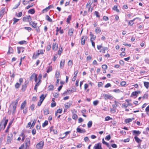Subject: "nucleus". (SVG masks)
Here are the masks:
<instances>
[{
  "label": "nucleus",
  "instance_id": "1",
  "mask_svg": "<svg viewBox=\"0 0 149 149\" xmlns=\"http://www.w3.org/2000/svg\"><path fill=\"white\" fill-rule=\"evenodd\" d=\"M43 53V51L42 49L38 50L37 51L34 53L33 56V58L36 59L38 56L40 54H42Z\"/></svg>",
  "mask_w": 149,
  "mask_h": 149
},
{
  "label": "nucleus",
  "instance_id": "2",
  "mask_svg": "<svg viewBox=\"0 0 149 149\" xmlns=\"http://www.w3.org/2000/svg\"><path fill=\"white\" fill-rule=\"evenodd\" d=\"M8 119H6V117H4L2 120L0 124V129L2 128L3 126H4V128H5L7 123Z\"/></svg>",
  "mask_w": 149,
  "mask_h": 149
},
{
  "label": "nucleus",
  "instance_id": "3",
  "mask_svg": "<svg viewBox=\"0 0 149 149\" xmlns=\"http://www.w3.org/2000/svg\"><path fill=\"white\" fill-rule=\"evenodd\" d=\"M19 99H17L15 101L12 102V105L13 106V108L12 109V111H13V113L15 112V109L16 108L17 105L18 103V101H19Z\"/></svg>",
  "mask_w": 149,
  "mask_h": 149
},
{
  "label": "nucleus",
  "instance_id": "4",
  "mask_svg": "<svg viewBox=\"0 0 149 149\" xmlns=\"http://www.w3.org/2000/svg\"><path fill=\"white\" fill-rule=\"evenodd\" d=\"M30 139L29 138H26L25 141L26 146L25 149H27L30 146Z\"/></svg>",
  "mask_w": 149,
  "mask_h": 149
},
{
  "label": "nucleus",
  "instance_id": "5",
  "mask_svg": "<svg viewBox=\"0 0 149 149\" xmlns=\"http://www.w3.org/2000/svg\"><path fill=\"white\" fill-rule=\"evenodd\" d=\"M13 138V134L12 133L9 134L8 135L7 139V143H11Z\"/></svg>",
  "mask_w": 149,
  "mask_h": 149
},
{
  "label": "nucleus",
  "instance_id": "6",
  "mask_svg": "<svg viewBox=\"0 0 149 149\" xmlns=\"http://www.w3.org/2000/svg\"><path fill=\"white\" fill-rule=\"evenodd\" d=\"M45 96L43 94L40 97V100L38 103V106H40L41 105L42 101L45 98Z\"/></svg>",
  "mask_w": 149,
  "mask_h": 149
},
{
  "label": "nucleus",
  "instance_id": "7",
  "mask_svg": "<svg viewBox=\"0 0 149 149\" xmlns=\"http://www.w3.org/2000/svg\"><path fill=\"white\" fill-rule=\"evenodd\" d=\"M103 97L105 100L107 99L111 100L113 98V97L110 94H104L103 95Z\"/></svg>",
  "mask_w": 149,
  "mask_h": 149
},
{
  "label": "nucleus",
  "instance_id": "8",
  "mask_svg": "<svg viewBox=\"0 0 149 149\" xmlns=\"http://www.w3.org/2000/svg\"><path fill=\"white\" fill-rule=\"evenodd\" d=\"M44 142L42 141H41L39 143H38L36 146V148L38 149L42 148L43 146Z\"/></svg>",
  "mask_w": 149,
  "mask_h": 149
},
{
  "label": "nucleus",
  "instance_id": "9",
  "mask_svg": "<svg viewBox=\"0 0 149 149\" xmlns=\"http://www.w3.org/2000/svg\"><path fill=\"white\" fill-rule=\"evenodd\" d=\"M93 149H102L101 147V143H98L95 144L93 147Z\"/></svg>",
  "mask_w": 149,
  "mask_h": 149
},
{
  "label": "nucleus",
  "instance_id": "10",
  "mask_svg": "<svg viewBox=\"0 0 149 149\" xmlns=\"http://www.w3.org/2000/svg\"><path fill=\"white\" fill-rule=\"evenodd\" d=\"M87 37L86 36H82L81 38V44L82 45H84L85 43V40H86V39H87Z\"/></svg>",
  "mask_w": 149,
  "mask_h": 149
},
{
  "label": "nucleus",
  "instance_id": "11",
  "mask_svg": "<svg viewBox=\"0 0 149 149\" xmlns=\"http://www.w3.org/2000/svg\"><path fill=\"white\" fill-rule=\"evenodd\" d=\"M36 82V84L35 86L34 89L36 91H37V88L38 86H39L41 83V81L40 80V79H39L38 80H38Z\"/></svg>",
  "mask_w": 149,
  "mask_h": 149
},
{
  "label": "nucleus",
  "instance_id": "12",
  "mask_svg": "<svg viewBox=\"0 0 149 149\" xmlns=\"http://www.w3.org/2000/svg\"><path fill=\"white\" fill-rule=\"evenodd\" d=\"M65 60L64 59L62 60L60 63V67L61 68H63L64 66Z\"/></svg>",
  "mask_w": 149,
  "mask_h": 149
},
{
  "label": "nucleus",
  "instance_id": "13",
  "mask_svg": "<svg viewBox=\"0 0 149 149\" xmlns=\"http://www.w3.org/2000/svg\"><path fill=\"white\" fill-rule=\"evenodd\" d=\"M77 132H78L80 133H83L85 132H86V131L85 129H83L81 130L79 127H77Z\"/></svg>",
  "mask_w": 149,
  "mask_h": 149
},
{
  "label": "nucleus",
  "instance_id": "14",
  "mask_svg": "<svg viewBox=\"0 0 149 149\" xmlns=\"http://www.w3.org/2000/svg\"><path fill=\"white\" fill-rule=\"evenodd\" d=\"M37 75L35 73L33 74L31 77V79H32L33 77L35 78V82H37Z\"/></svg>",
  "mask_w": 149,
  "mask_h": 149
},
{
  "label": "nucleus",
  "instance_id": "15",
  "mask_svg": "<svg viewBox=\"0 0 149 149\" xmlns=\"http://www.w3.org/2000/svg\"><path fill=\"white\" fill-rule=\"evenodd\" d=\"M37 75L35 73L33 74L31 77V79H32L33 77L35 78V82H37Z\"/></svg>",
  "mask_w": 149,
  "mask_h": 149
},
{
  "label": "nucleus",
  "instance_id": "16",
  "mask_svg": "<svg viewBox=\"0 0 149 149\" xmlns=\"http://www.w3.org/2000/svg\"><path fill=\"white\" fill-rule=\"evenodd\" d=\"M37 75L35 73L33 74L31 77V79H32L33 77L35 78V82H37Z\"/></svg>",
  "mask_w": 149,
  "mask_h": 149
},
{
  "label": "nucleus",
  "instance_id": "17",
  "mask_svg": "<svg viewBox=\"0 0 149 149\" xmlns=\"http://www.w3.org/2000/svg\"><path fill=\"white\" fill-rule=\"evenodd\" d=\"M17 49L18 54H19L21 52H23L24 50V48L23 47H18Z\"/></svg>",
  "mask_w": 149,
  "mask_h": 149
},
{
  "label": "nucleus",
  "instance_id": "18",
  "mask_svg": "<svg viewBox=\"0 0 149 149\" xmlns=\"http://www.w3.org/2000/svg\"><path fill=\"white\" fill-rule=\"evenodd\" d=\"M58 48V45L56 43H53L52 45V49L54 50H56Z\"/></svg>",
  "mask_w": 149,
  "mask_h": 149
},
{
  "label": "nucleus",
  "instance_id": "19",
  "mask_svg": "<svg viewBox=\"0 0 149 149\" xmlns=\"http://www.w3.org/2000/svg\"><path fill=\"white\" fill-rule=\"evenodd\" d=\"M5 10V8H3L0 11V17H2L3 16L4 14Z\"/></svg>",
  "mask_w": 149,
  "mask_h": 149
},
{
  "label": "nucleus",
  "instance_id": "20",
  "mask_svg": "<svg viewBox=\"0 0 149 149\" xmlns=\"http://www.w3.org/2000/svg\"><path fill=\"white\" fill-rule=\"evenodd\" d=\"M29 24L30 25H31L34 28H36L37 23H35L34 22L31 21L30 22Z\"/></svg>",
  "mask_w": 149,
  "mask_h": 149
},
{
  "label": "nucleus",
  "instance_id": "21",
  "mask_svg": "<svg viewBox=\"0 0 149 149\" xmlns=\"http://www.w3.org/2000/svg\"><path fill=\"white\" fill-rule=\"evenodd\" d=\"M90 35L91 37L90 39V41H91V40H95V39L96 36L94 35L91 32H90Z\"/></svg>",
  "mask_w": 149,
  "mask_h": 149
},
{
  "label": "nucleus",
  "instance_id": "22",
  "mask_svg": "<svg viewBox=\"0 0 149 149\" xmlns=\"http://www.w3.org/2000/svg\"><path fill=\"white\" fill-rule=\"evenodd\" d=\"M132 132L133 135H135V136L138 135L141 133V132L139 131L133 130Z\"/></svg>",
  "mask_w": 149,
  "mask_h": 149
},
{
  "label": "nucleus",
  "instance_id": "23",
  "mask_svg": "<svg viewBox=\"0 0 149 149\" xmlns=\"http://www.w3.org/2000/svg\"><path fill=\"white\" fill-rule=\"evenodd\" d=\"M13 50L12 47H9V50L8 52V54H10L13 53Z\"/></svg>",
  "mask_w": 149,
  "mask_h": 149
},
{
  "label": "nucleus",
  "instance_id": "24",
  "mask_svg": "<svg viewBox=\"0 0 149 149\" xmlns=\"http://www.w3.org/2000/svg\"><path fill=\"white\" fill-rule=\"evenodd\" d=\"M134 119V118H128L126 119L125 120V122L126 123H129L130 122H131Z\"/></svg>",
  "mask_w": 149,
  "mask_h": 149
},
{
  "label": "nucleus",
  "instance_id": "25",
  "mask_svg": "<svg viewBox=\"0 0 149 149\" xmlns=\"http://www.w3.org/2000/svg\"><path fill=\"white\" fill-rule=\"evenodd\" d=\"M26 100H25L22 103L21 105V109H23L24 108V107L26 105Z\"/></svg>",
  "mask_w": 149,
  "mask_h": 149
},
{
  "label": "nucleus",
  "instance_id": "26",
  "mask_svg": "<svg viewBox=\"0 0 149 149\" xmlns=\"http://www.w3.org/2000/svg\"><path fill=\"white\" fill-rule=\"evenodd\" d=\"M102 142L103 144L106 145L109 148H111V146L109 145V144L107 142H105L104 139H102Z\"/></svg>",
  "mask_w": 149,
  "mask_h": 149
},
{
  "label": "nucleus",
  "instance_id": "27",
  "mask_svg": "<svg viewBox=\"0 0 149 149\" xmlns=\"http://www.w3.org/2000/svg\"><path fill=\"white\" fill-rule=\"evenodd\" d=\"M134 139L135 141L138 143H140L141 142V140L137 137L136 136H135Z\"/></svg>",
  "mask_w": 149,
  "mask_h": 149
},
{
  "label": "nucleus",
  "instance_id": "28",
  "mask_svg": "<svg viewBox=\"0 0 149 149\" xmlns=\"http://www.w3.org/2000/svg\"><path fill=\"white\" fill-rule=\"evenodd\" d=\"M101 31V30L100 28L97 27L95 29V32L96 34L100 33Z\"/></svg>",
  "mask_w": 149,
  "mask_h": 149
},
{
  "label": "nucleus",
  "instance_id": "29",
  "mask_svg": "<svg viewBox=\"0 0 149 149\" xmlns=\"http://www.w3.org/2000/svg\"><path fill=\"white\" fill-rule=\"evenodd\" d=\"M54 100H55V99L54 98H53L52 99V102L51 104V107H55L56 105V103L54 101Z\"/></svg>",
  "mask_w": 149,
  "mask_h": 149
},
{
  "label": "nucleus",
  "instance_id": "30",
  "mask_svg": "<svg viewBox=\"0 0 149 149\" xmlns=\"http://www.w3.org/2000/svg\"><path fill=\"white\" fill-rule=\"evenodd\" d=\"M60 71L58 70H56L55 74V76L56 78H59L60 77Z\"/></svg>",
  "mask_w": 149,
  "mask_h": 149
},
{
  "label": "nucleus",
  "instance_id": "31",
  "mask_svg": "<svg viewBox=\"0 0 149 149\" xmlns=\"http://www.w3.org/2000/svg\"><path fill=\"white\" fill-rule=\"evenodd\" d=\"M20 136L22 137V141H23L24 140L25 138L26 137L25 135L24 134V133L23 132H22L20 135Z\"/></svg>",
  "mask_w": 149,
  "mask_h": 149
},
{
  "label": "nucleus",
  "instance_id": "32",
  "mask_svg": "<svg viewBox=\"0 0 149 149\" xmlns=\"http://www.w3.org/2000/svg\"><path fill=\"white\" fill-rule=\"evenodd\" d=\"M143 83L144 86L146 88L148 89L149 87V82H148L144 81Z\"/></svg>",
  "mask_w": 149,
  "mask_h": 149
},
{
  "label": "nucleus",
  "instance_id": "33",
  "mask_svg": "<svg viewBox=\"0 0 149 149\" xmlns=\"http://www.w3.org/2000/svg\"><path fill=\"white\" fill-rule=\"evenodd\" d=\"M74 30L72 29H70L68 31V34L70 36H71Z\"/></svg>",
  "mask_w": 149,
  "mask_h": 149
},
{
  "label": "nucleus",
  "instance_id": "34",
  "mask_svg": "<svg viewBox=\"0 0 149 149\" xmlns=\"http://www.w3.org/2000/svg\"><path fill=\"white\" fill-rule=\"evenodd\" d=\"M71 105V103L70 102H67L65 104V107L67 109L69 108Z\"/></svg>",
  "mask_w": 149,
  "mask_h": 149
},
{
  "label": "nucleus",
  "instance_id": "35",
  "mask_svg": "<svg viewBox=\"0 0 149 149\" xmlns=\"http://www.w3.org/2000/svg\"><path fill=\"white\" fill-rule=\"evenodd\" d=\"M92 124V121H89L87 124L88 127V128H90Z\"/></svg>",
  "mask_w": 149,
  "mask_h": 149
},
{
  "label": "nucleus",
  "instance_id": "36",
  "mask_svg": "<svg viewBox=\"0 0 149 149\" xmlns=\"http://www.w3.org/2000/svg\"><path fill=\"white\" fill-rule=\"evenodd\" d=\"M49 130L50 132H51L52 133L56 134V133L55 132V131L53 129V127H50Z\"/></svg>",
  "mask_w": 149,
  "mask_h": 149
},
{
  "label": "nucleus",
  "instance_id": "37",
  "mask_svg": "<svg viewBox=\"0 0 149 149\" xmlns=\"http://www.w3.org/2000/svg\"><path fill=\"white\" fill-rule=\"evenodd\" d=\"M49 89L48 90L49 91H52L54 89V86L52 85H50L48 86Z\"/></svg>",
  "mask_w": 149,
  "mask_h": 149
},
{
  "label": "nucleus",
  "instance_id": "38",
  "mask_svg": "<svg viewBox=\"0 0 149 149\" xmlns=\"http://www.w3.org/2000/svg\"><path fill=\"white\" fill-rule=\"evenodd\" d=\"M91 4L90 3H88L86 5V7L88 8V10H90V9L91 7Z\"/></svg>",
  "mask_w": 149,
  "mask_h": 149
},
{
  "label": "nucleus",
  "instance_id": "39",
  "mask_svg": "<svg viewBox=\"0 0 149 149\" xmlns=\"http://www.w3.org/2000/svg\"><path fill=\"white\" fill-rule=\"evenodd\" d=\"M28 12L31 14H33L35 13V10L34 9H31L29 10Z\"/></svg>",
  "mask_w": 149,
  "mask_h": 149
},
{
  "label": "nucleus",
  "instance_id": "40",
  "mask_svg": "<svg viewBox=\"0 0 149 149\" xmlns=\"http://www.w3.org/2000/svg\"><path fill=\"white\" fill-rule=\"evenodd\" d=\"M68 65L71 67L73 65V62L71 60H70L68 63Z\"/></svg>",
  "mask_w": 149,
  "mask_h": 149
},
{
  "label": "nucleus",
  "instance_id": "41",
  "mask_svg": "<svg viewBox=\"0 0 149 149\" xmlns=\"http://www.w3.org/2000/svg\"><path fill=\"white\" fill-rule=\"evenodd\" d=\"M52 70V67L51 66H49L48 69H47V73H48L51 71Z\"/></svg>",
  "mask_w": 149,
  "mask_h": 149
},
{
  "label": "nucleus",
  "instance_id": "42",
  "mask_svg": "<svg viewBox=\"0 0 149 149\" xmlns=\"http://www.w3.org/2000/svg\"><path fill=\"white\" fill-rule=\"evenodd\" d=\"M113 9L114 10H116L117 12H118L119 11V10L117 8V6H116V5H115L113 7Z\"/></svg>",
  "mask_w": 149,
  "mask_h": 149
},
{
  "label": "nucleus",
  "instance_id": "43",
  "mask_svg": "<svg viewBox=\"0 0 149 149\" xmlns=\"http://www.w3.org/2000/svg\"><path fill=\"white\" fill-rule=\"evenodd\" d=\"M140 92H137V91L133 92L132 93V95L134 96H137V95L139 93H140Z\"/></svg>",
  "mask_w": 149,
  "mask_h": 149
},
{
  "label": "nucleus",
  "instance_id": "44",
  "mask_svg": "<svg viewBox=\"0 0 149 149\" xmlns=\"http://www.w3.org/2000/svg\"><path fill=\"white\" fill-rule=\"evenodd\" d=\"M111 119H112V118L109 116H107L105 117V120L106 121H108Z\"/></svg>",
  "mask_w": 149,
  "mask_h": 149
},
{
  "label": "nucleus",
  "instance_id": "45",
  "mask_svg": "<svg viewBox=\"0 0 149 149\" xmlns=\"http://www.w3.org/2000/svg\"><path fill=\"white\" fill-rule=\"evenodd\" d=\"M20 85H21L20 84H19L18 83H17L15 85V88H19Z\"/></svg>",
  "mask_w": 149,
  "mask_h": 149
},
{
  "label": "nucleus",
  "instance_id": "46",
  "mask_svg": "<svg viewBox=\"0 0 149 149\" xmlns=\"http://www.w3.org/2000/svg\"><path fill=\"white\" fill-rule=\"evenodd\" d=\"M126 84V83L125 81H123L120 83V84L122 86H124Z\"/></svg>",
  "mask_w": 149,
  "mask_h": 149
},
{
  "label": "nucleus",
  "instance_id": "47",
  "mask_svg": "<svg viewBox=\"0 0 149 149\" xmlns=\"http://www.w3.org/2000/svg\"><path fill=\"white\" fill-rule=\"evenodd\" d=\"M137 18H135L134 19H133V20H130L129 22V23H128V24L129 25H130L131 24V23H130V22H131L132 23V25H133V24H134V23H133V22L135 21V19H136Z\"/></svg>",
  "mask_w": 149,
  "mask_h": 149
},
{
  "label": "nucleus",
  "instance_id": "48",
  "mask_svg": "<svg viewBox=\"0 0 149 149\" xmlns=\"http://www.w3.org/2000/svg\"><path fill=\"white\" fill-rule=\"evenodd\" d=\"M145 111L146 112L147 114L148 115V113L149 112V105L146 107Z\"/></svg>",
  "mask_w": 149,
  "mask_h": 149
},
{
  "label": "nucleus",
  "instance_id": "49",
  "mask_svg": "<svg viewBox=\"0 0 149 149\" xmlns=\"http://www.w3.org/2000/svg\"><path fill=\"white\" fill-rule=\"evenodd\" d=\"M102 69H103L105 70L107 69V65H105V64L103 65H102Z\"/></svg>",
  "mask_w": 149,
  "mask_h": 149
},
{
  "label": "nucleus",
  "instance_id": "50",
  "mask_svg": "<svg viewBox=\"0 0 149 149\" xmlns=\"http://www.w3.org/2000/svg\"><path fill=\"white\" fill-rule=\"evenodd\" d=\"M71 19V17L70 16H69L67 18V22L68 23H70V21Z\"/></svg>",
  "mask_w": 149,
  "mask_h": 149
},
{
  "label": "nucleus",
  "instance_id": "51",
  "mask_svg": "<svg viewBox=\"0 0 149 149\" xmlns=\"http://www.w3.org/2000/svg\"><path fill=\"white\" fill-rule=\"evenodd\" d=\"M72 118L73 119L76 120L77 118V116L76 114H73Z\"/></svg>",
  "mask_w": 149,
  "mask_h": 149
},
{
  "label": "nucleus",
  "instance_id": "52",
  "mask_svg": "<svg viewBox=\"0 0 149 149\" xmlns=\"http://www.w3.org/2000/svg\"><path fill=\"white\" fill-rule=\"evenodd\" d=\"M19 20V19H16L15 18H14V19H13V21H14V22H13V24H15L16 22H17Z\"/></svg>",
  "mask_w": 149,
  "mask_h": 149
},
{
  "label": "nucleus",
  "instance_id": "53",
  "mask_svg": "<svg viewBox=\"0 0 149 149\" xmlns=\"http://www.w3.org/2000/svg\"><path fill=\"white\" fill-rule=\"evenodd\" d=\"M20 4V2H19L18 4H17L16 5H15L14 7L13 8V9H16L17 8H18V7L19 6V5Z\"/></svg>",
  "mask_w": 149,
  "mask_h": 149
},
{
  "label": "nucleus",
  "instance_id": "54",
  "mask_svg": "<svg viewBox=\"0 0 149 149\" xmlns=\"http://www.w3.org/2000/svg\"><path fill=\"white\" fill-rule=\"evenodd\" d=\"M99 102L98 100L94 101L93 102V103L94 106H96L98 103Z\"/></svg>",
  "mask_w": 149,
  "mask_h": 149
},
{
  "label": "nucleus",
  "instance_id": "55",
  "mask_svg": "<svg viewBox=\"0 0 149 149\" xmlns=\"http://www.w3.org/2000/svg\"><path fill=\"white\" fill-rule=\"evenodd\" d=\"M111 139V136L110 135H109L107 136L105 138V139L106 140H109Z\"/></svg>",
  "mask_w": 149,
  "mask_h": 149
},
{
  "label": "nucleus",
  "instance_id": "56",
  "mask_svg": "<svg viewBox=\"0 0 149 149\" xmlns=\"http://www.w3.org/2000/svg\"><path fill=\"white\" fill-rule=\"evenodd\" d=\"M24 29L26 30H28L29 31H31L32 30V29L30 27H25L24 28Z\"/></svg>",
  "mask_w": 149,
  "mask_h": 149
},
{
  "label": "nucleus",
  "instance_id": "57",
  "mask_svg": "<svg viewBox=\"0 0 149 149\" xmlns=\"http://www.w3.org/2000/svg\"><path fill=\"white\" fill-rule=\"evenodd\" d=\"M78 72V70H76L74 72V77H76L77 76V74Z\"/></svg>",
  "mask_w": 149,
  "mask_h": 149
},
{
  "label": "nucleus",
  "instance_id": "58",
  "mask_svg": "<svg viewBox=\"0 0 149 149\" xmlns=\"http://www.w3.org/2000/svg\"><path fill=\"white\" fill-rule=\"evenodd\" d=\"M34 105L33 104H32L30 107V108L32 111L34 110Z\"/></svg>",
  "mask_w": 149,
  "mask_h": 149
},
{
  "label": "nucleus",
  "instance_id": "59",
  "mask_svg": "<svg viewBox=\"0 0 149 149\" xmlns=\"http://www.w3.org/2000/svg\"><path fill=\"white\" fill-rule=\"evenodd\" d=\"M102 44L97 45V48L98 50H100L101 48H103Z\"/></svg>",
  "mask_w": 149,
  "mask_h": 149
},
{
  "label": "nucleus",
  "instance_id": "60",
  "mask_svg": "<svg viewBox=\"0 0 149 149\" xmlns=\"http://www.w3.org/2000/svg\"><path fill=\"white\" fill-rule=\"evenodd\" d=\"M33 135H35L36 133V130L35 129H33L31 131Z\"/></svg>",
  "mask_w": 149,
  "mask_h": 149
},
{
  "label": "nucleus",
  "instance_id": "61",
  "mask_svg": "<svg viewBox=\"0 0 149 149\" xmlns=\"http://www.w3.org/2000/svg\"><path fill=\"white\" fill-rule=\"evenodd\" d=\"M33 3H31L30 5L27 6L26 8L27 9H29L30 7H32L33 6Z\"/></svg>",
  "mask_w": 149,
  "mask_h": 149
},
{
  "label": "nucleus",
  "instance_id": "62",
  "mask_svg": "<svg viewBox=\"0 0 149 149\" xmlns=\"http://www.w3.org/2000/svg\"><path fill=\"white\" fill-rule=\"evenodd\" d=\"M115 104L112 105V107L113 108H116L117 106V102L115 101Z\"/></svg>",
  "mask_w": 149,
  "mask_h": 149
},
{
  "label": "nucleus",
  "instance_id": "63",
  "mask_svg": "<svg viewBox=\"0 0 149 149\" xmlns=\"http://www.w3.org/2000/svg\"><path fill=\"white\" fill-rule=\"evenodd\" d=\"M110 110L111 112L113 113H115L116 111V110L114 108H111Z\"/></svg>",
  "mask_w": 149,
  "mask_h": 149
},
{
  "label": "nucleus",
  "instance_id": "64",
  "mask_svg": "<svg viewBox=\"0 0 149 149\" xmlns=\"http://www.w3.org/2000/svg\"><path fill=\"white\" fill-rule=\"evenodd\" d=\"M103 19L105 21H107L108 20L109 18L107 17L106 16H104L103 17Z\"/></svg>",
  "mask_w": 149,
  "mask_h": 149
}]
</instances>
